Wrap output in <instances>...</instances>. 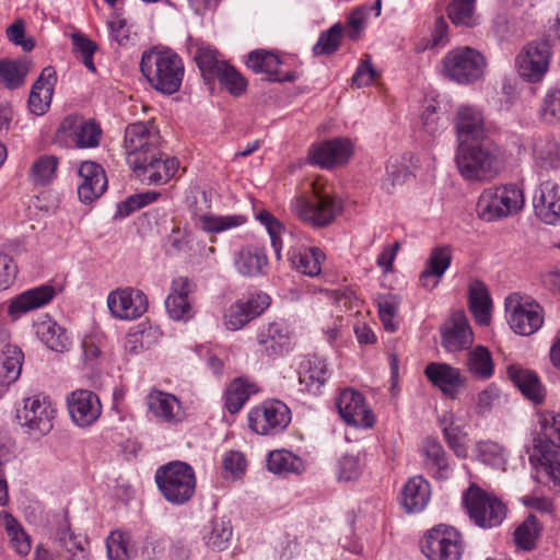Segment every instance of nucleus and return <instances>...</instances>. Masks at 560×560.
<instances>
[{
	"instance_id": "obj_47",
	"label": "nucleus",
	"mask_w": 560,
	"mask_h": 560,
	"mask_svg": "<svg viewBox=\"0 0 560 560\" xmlns=\"http://www.w3.org/2000/svg\"><path fill=\"white\" fill-rule=\"evenodd\" d=\"M196 225L207 233H220L245 222L242 215H213L194 213Z\"/></svg>"
},
{
	"instance_id": "obj_10",
	"label": "nucleus",
	"mask_w": 560,
	"mask_h": 560,
	"mask_svg": "<svg viewBox=\"0 0 560 560\" xmlns=\"http://www.w3.org/2000/svg\"><path fill=\"white\" fill-rule=\"evenodd\" d=\"M291 421L290 409L280 400H268L248 412V425L257 434L276 435Z\"/></svg>"
},
{
	"instance_id": "obj_3",
	"label": "nucleus",
	"mask_w": 560,
	"mask_h": 560,
	"mask_svg": "<svg viewBox=\"0 0 560 560\" xmlns=\"http://www.w3.org/2000/svg\"><path fill=\"white\" fill-rule=\"evenodd\" d=\"M541 433L533 439L529 460L555 485L560 486V413L541 420Z\"/></svg>"
},
{
	"instance_id": "obj_29",
	"label": "nucleus",
	"mask_w": 560,
	"mask_h": 560,
	"mask_svg": "<svg viewBox=\"0 0 560 560\" xmlns=\"http://www.w3.org/2000/svg\"><path fill=\"white\" fill-rule=\"evenodd\" d=\"M424 374L435 387L453 399L464 385L459 369L447 363L431 362L425 366Z\"/></svg>"
},
{
	"instance_id": "obj_54",
	"label": "nucleus",
	"mask_w": 560,
	"mask_h": 560,
	"mask_svg": "<svg viewBox=\"0 0 560 560\" xmlns=\"http://www.w3.org/2000/svg\"><path fill=\"white\" fill-rule=\"evenodd\" d=\"M71 40L73 45V52L75 54L77 58L81 60L88 70L93 73L96 72V67L93 59V56L97 50L96 43L80 32L72 33Z\"/></svg>"
},
{
	"instance_id": "obj_39",
	"label": "nucleus",
	"mask_w": 560,
	"mask_h": 560,
	"mask_svg": "<svg viewBox=\"0 0 560 560\" xmlns=\"http://www.w3.org/2000/svg\"><path fill=\"white\" fill-rule=\"evenodd\" d=\"M32 68L27 58L0 59V83L9 90H16L25 83V79Z\"/></svg>"
},
{
	"instance_id": "obj_19",
	"label": "nucleus",
	"mask_w": 560,
	"mask_h": 560,
	"mask_svg": "<svg viewBox=\"0 0 560 560\" xmlns=\"http://www.w3.org/2000/svg\"><path fill=\"white\" fill-rule=\"evenodd\" d=\"M246 67L254 73L268 75L271 82H294L299 79L295 71H282L283 65L280 56L266 49H255L247 55Z\"/></svg>"
},
{
	"instance_id": "obj_2",
	"label": "nucleus",
	"mask_w": 560,
	"mask_h": 560,
	"mask_svg": "<svg viewBox=\"0 0 560 560\" xmlns=\"http://www.w3.org/2000/svg\"><path fill=\"white\" fill-rule=\"evenodd\" d=\"M501 149L494 139H480L458 144L456 165L460 175L467 180H487L500 171Z\"/></svg>"
},
{
	"instance_id": "obj_44",
	"label": "nucleus",
	"mask_w": 560,
	"mask_h": 560,
	"mask_svg": "<svg viewBox=\"0 0 560 560\" xmlns=\"http://www.w3.org/2000/svg\"><path fill=\"white\" fill-rule=\"evenodd\" d=\"M257 392V386L243 377L233 380L224 394V407L230 413H237L249 396Z\"/></svg>"
},
{
	"instance_id": "obj_7",
	"label": "nucleus",
	"mask_w": 560,
	"mask_h": 560,
	"mask_svg": "<svg viewBox=\"0 0 560 560\" xmlns=\"http://www.w3.org/2000/svg\"><path fill=\"white\" fill-rule=\"evenodd\" d=\"M523 190L515 184L490 187L482 191L477 207L482 220L491 222L516 214L524 207Z\"/></svg>"
},
{
	"instance_id": "obj_8",
	"label": "nucleus",
	"mask_w": 560,
	"mask_h": 560,
	"mask_svg": "<svg viewBox=\"0 0 560 560\" xmlns=\"http://www.w3.org/2000/svg\"><path fill=\"white\" fill-rule=\"evenodd\" d=\"M486 65L483 55L468 46L456 47L443 58L445 77L459 84H471L480 80Z\"/></svg>"
},
{
	"instance_id": "obj_41",
	"label": "nucleus",
	"mask_w": 560,
	"mask_h": 560,
	"mask_svg": "<svg viewBox=\"0 0 560 560\" xmlns=\"http://www.w3.org/2000/svg\"><path fill=\"white\" fill-rule=\"evenodd\" d=\"M491 298L482 281L475 280L469 285V308L479 325H488L491 319Z\"/></svg>"
},
{
	"instance_id": "obj_31",
	"label": "nucleus",
	"mask_w": 560,
	"mask_h": 560,
	"mask_svg": "<svg viewBox=\"0 0 560 560\" xmlns=\"http://www.w3.org/2000/svg\"><path fill=\"white\" fill-rule=\"evenodd\" d=\"M508 376L526 399L535 405L544 401L546 388L535 371L520 365H510L508 368Z\"/></svg>"
},
{
	"instance_id": "obj_48",
	"label": "nucleus",
	"mask_w": 560,
	"mask_h": 560,
	"mask_svg": "<svg viewBox=\"0 0 560 560\" xmlns=\"http://www.w3.org/2000/svg\"><path fill=\"white\" fill-rule=\"evenodd\" d=\"M468 371L481 378L488 380L494 373V364L491 352L483 346H477L468 353L467 358Z\"/></svg>"
},
{
	"instance_id": "obj_13",
	"label": "nucleus",
	"mask_w": 560,
	"mask_h": 560,
	"mask_svg": "<svg viewBox=\"0 0 560 560\" xmlns=\"http://www.w3.org/2000/svg\"><path fill=\"white\" fill-rule=\"evenodd\" d=\"M551 45L548 38L528 43L516 58L520 75L532 83L539 82L549 69Z\"/></svg>"
},
{
	"instance_id": "obj_49",
	"label": "nucleus",
	"mask_w": 560,
	"mask_h": 560,
	"mask_svg": "<svg viewBox=\"0 0 560 560\" xmlns=\"http://www.w3.org/2000/svg\"><path fill=\"white\" fill-rule=\"evenodd\" d=\"M1 515L12 547L19 555L27 556L32 548L30 536L10 513L3 511Z\"/></svg>"
},
{
	"instance_id": "obj_61",
	"label": "nucleus",
	"mask_w": 560,
	"mask_h": 560,
	"mask_svg": "<svg viewBox=\"0 0 560 560\" xmlns=\"http://www.w3.org/2000/svg\"><path fill=\"white\" fill-rule=\"evenodd\" d=\"M192 242L194 238L189 231L180 230L178 226L174 228L167 236V252L171 255H190L192 252Z\"/></svg>"
},
{
	"instance_id": "obj_62",
	"label": "nucleus",
	"mask_w": 560,
	"mask_h": 560,
	"mask_svg": "<svg viewBox=\"0 0 560 560\" xmlns=\"http://www.w3.org/2000/svg\"><path fill=\"white\" fill-rule=\"evenodd\" d=\"M452 253L448 246H438L432 248L424 268L436 276H444L452 262Z\"/></svg>"
},
{
	"instance_id": "obj_43",
	"label": "nucleus",
	"mask_w": 560,
	"mask_h": 560,
	"mask_svg": "<svg viewBox=\"0 0 560 560\" xmlns=\"http://www.w3.org/2000/svg\"><path fill=\"white\" fill-rule=\"evenodd\" d=\"M267 468L276 475L287 476L289 474L299 475L305 470L304 462L301 457L287 450H277L269 453L267 458Z\"/></svg>"
},
{
	"instance_id": "obj_37",
	"label": "nucleus",
	"mask_w": 560,
	"mask_h": 560,
	"mask_svg": "<svg viewBox=\"0 0 560 560\" xmlns=\"http://www.w3.org/2000/svg\"><path fill=\"white\" fill-rule=\"evenodd\" d=\"M424 464L439 480H445L451 476V466L442 444L433 438H425L422 442Z\"/></svg>"
},
{
	"instance_id": "obj_27",
	"label": "nucleus",
	"mask_w": 560,
	"mask_h": 560,
	"mask_svg": "<svg viewBox=\"0 0 560 560\" xmlns=\"http://www.w3.org/2000/svg\"><path fill=\"white\" fill-rule=\"evenodd\" d=\"M58 133L71 138L79 148H95L100 143L102 131L92 120L70 115L60 122Z\"/></svg>"
},
{
	"instance_id": "obj_55",
	"label": "nucleus",
	"mask_w": 560,
	"mask_h": 560,
	"mask_svg": "<svg viewBox=\"0 0 560 560\" xmlns=\"http://www.w3.org/2000/svg\"><path fill=\"white\" fill-rule=\"evenodd\" d=\"M476 0H454L448 7V18L455 25L472 27L477 24Z\"/></svg>"
},
{
	"instance_id": "obj_57",
	"label": "nucleus",
	"mask_w": 560,
	"mask_h": 560,
	"mask_svg": "<svg viewBox=\"0 0 560 560\" xmlns=\"http://www.w3.org/2000/svg\"><path fill=\"white\" fill-rule=\"evenodd\" d=\"M232 537L230 522L213 520L210 523V532L205 536L207 545L213 550H224Z\"/></svg>"
},
{
	"instance_id": "obj_9",
	"label": "nucleus",
	"mask_w": 560,
	"mask_h": 560,
	"mask_svg": "<svg viewBox=\"0 0 560 560\" xmlns=\"http://www.w3.org/2000/svg\"><path fill=\"white\" fill-rule=\"evenodd\" d=\"M422 553L429 560H460L464 552L462 534L445 524L429 529L420 542Z\"/></svg>"
},
{
	"instance_id": "obj_46",
	"label": "nucleus",
	"mask_w": 560,
	"mask_h": 560,
	"mask_svg": "<svg viewBox=\"0 0 560 560\" xmlns=\"http://www.w3.org/2000/svg\"><path fill=\"white\" fill-rule=\"evenodd\" d=\"M59 160L55 155H42L34 161L28 171V180L34 186H47L56 177Z\"/></svg>"
},
{
	"instance_id": "obj_23",
	"label": "nucleus",
	"mask_w": 560,
	"mask_h": 560,
	"mask_svg": "<svg viewBox=\"0 0 560 560\" xmlns=\"http://www.w3.org/2000/svg\"><path fill=\"white\" fill-rule=\"evenodd\" d=\"M291 335L292 332L284 323L272 322L258 329L256 341L262 353L270 358H277L291 350Z\"/></svg>"
},
{
	"instance_id": "obj_42",
	"label": "nucleus",
	"mask_w": 560,
	"mask_h": 560,
	"mask_svg": "<svg viewBox=\"0 0 560 560\" xmlns=\"http://www.w3.org/2000/svg\"><path fill=\"white\" fill-rule=\"evenodd\" d=\"M194 60L200 70L201 77L207 84L213 83L218 72L222 70V65L228 61L219 59V52L210 45L200 44L195 54Z\"/></svg>"
},
{
	"instance_id": "obj_17",
	"label": "nucleus",
	"mask_w": 560,
	"mask_h": 560,
	"mask_svg": "<svg viewBox=\"0 0 560 560\" xmlns=\"http://www.w3.org/2000/svg\"><path fill=\"white\" fill-rule=\"evenodd\" d=\"M107 305L114 317L131 320L141 317L147 312L148 298L138 289L125 288L110 292Z\"/></svg>"
},
{
	"instance_id": "obj_59",
	"label": "nucleus",
	"mask_w": 560,
	"mask_h": 560,
	"mask_svg": "<svg viewBox=\"0 0 560 560\" xmlns=\"http://www.w3.org/2000/svg\"><path fill=\"white\" fill-rule=\"evenodd\" d=\"M539 114L541 119L548 124L560 121V88L548 89L542 97Z\"/></svg>"
},
{
	"instance_id": "obj_32",
	"label": "nucleus",
	"mask_w": 560,
	"mask_h": 560,
	"mask_svg": "<svg viewBox=\"0 0 560 560\" xmlns=\"http://www.w3.org/2000/svg\"><path fill=\"white\" fill-rule=\"evenodd\" d=\"M37 338L50 350L56 352L68 351L71 338L67 330L58 325L48 314L40 316L35 323Z\"/></svg>"
},
{
	"instance_id": "obj_38",
	"label": "nucleus",
	"mask_w": 560,
	"mask_h": 560,
	"mask_svg": "<svg viewBox=\"0 0 560 560\" xmlns=\"http://www.w3.org/2000/svg\"><path fill=\"white\" fill-rule=\"evenodd\" d=\"M324 253L318 247H301L289 250L291 266L299 272L315 277L320 273Z\"/></svg>"
},
{
	"instance_id": "obj_60",
	"label": "nucleus",
	"mask_w": 560,
	"mask_h": 560,
	"mask_svg": "<svg viewBox=\"0 0 560 560\" xmlns=\"http://www.w3.org/2000/svg\"><path fill=\"white\" fill-rule=\"evenodd\" d=\"M255 218L266 228L270 241L271 246L273 247L277 258H280V252H281V238L280 233L284 229L281 222L269 211L262 209L256 212Z\"/></svg>"
},
{
	"instance_id": "obj_36",
	"label": "nucleus",
	"mask_w": 560,
	"mask_h": 560,
	"mask_svg": "<svg viewBox=\"0 0 560 560\" xmlns=\"http://www.w3.org/2000/svg\"><path fill=\"white\" fill-rule=\"evenodd\" d=\"M148 409L163 422L178 421L180 401L173 394L153 389L147 396Z\"/></svg>"
},
{
	"instance_id": "obj_25",
	"label": "nucleus",
	"mask_w": 560,
	"mask_h": 560,
	"mask_svg": "<svg viewBox=\"0 0 560 560\" xmlns=\"http://www.w3.org/2000/svg\"><path fill=\"white\" fill-rule=\"evenodd\" d=\"M535 214L546 224L560 223V186L552 182H542L533 198Z\"/></svg>"
},
{
	"instance_id": "obj_56",
	"label": "nucleus",
	"mask_w": 560,
	"mask_h": 560,
	"mask_svg": "<svg viewBox=\"0 0 560 560\" xmlns=\"http://www.w3.org/2000/svg\"><path fill=\"white\" fill-rule=\"evenodd\" d=\"M476 456L479 462L494 468L503 467L506 462L502 446L492 441L478 442L476 444Z\"/></svg>"
},
{
	"instance_id": "obj_4",
	"label": "nucleus",
	"mask_w": 560,
	"mask_h": 560,
	"mask_svg": "<svg viewBox=\"0 0 560 560\" xmlns=\"http://www.w3.org/2000/svg\"><path fill=\"white\" fill-rule=\"evenodd\" d=\"M154 479L162 497L173 505H184L195 495L196 474L185 462L174 460L160 466Z\"/></svg>"
},
{
	"instance_id": "obj_53",
	"label": "nucleus",
	"mask_w": 560,
	"mask_h": 560,
	"mask_svg": "<svg viewBox=\"0 0 560 560\" xmlns=\"http://www.w3.org/2000/svg\"><path fill=\"white\" fill-rule=\"evenodd\" d=\"M343 27L340 23L334 24L327 31L320 33L317 43L313 46L315 56H329L336 52L341 44Z\"/></svg>"
},
{
	"instance_id": "obj_45",
	"label": "nucleus",
	"mask_w": 560,
	"mask_h": 560,
	"mask_svg": "<svg viewBox=\"0 0 560 560\" xmlns=\"http://www.w3.org/2000/svg\"><path fill=\"white\" fill-rule=\"evenodd\" d=\"M24 354L15 346H8L0 357V386H9L21 375Z\"/></svg>"
},
{
	"instance_id": "obj_5",
	"label": "nucleus",
	"mask_w": 560,
	"mask_h": 560,
	"mask_svg": "<svg viewBox=\"0 0 560 560\" xmlns=\"http://www.w3.org/2000/svg\"><path fill=\"white\" fill-rule=\"evenodd\" d=\"M463 504L470 521L480 528L498 527L506 517L505 504L476 483H471L463 493Z\"/></svg>"
},
{
	"instance_id": "obj_16",
	"label": "nucleus",
	"mask_w": 560,
	"mask_h": 560,
	"mask_svg": "<svg viewBox=\"0 0 560 560\" xmlns=\"http://www.w3.org/2000/svg\"><path fill=\"white\" fill-rule=\"evenodd\" d=\"M336 406L341 419L355 428L370 429L375 423V417L365 404L364 396L352 388L340 392Z\"/></svg>"
},
{
	"instance_id": "obj_64",
	"label": "nucleus",
	"mask_w": 560,
	"mask_h": 560,
	"mask_svg": "<svg viewBox=\"0 0 560 560\" xmlns=\"http://www.w3.org/2000/svg\"><path fill=\"white\" fill-rule=\"evenodd\" d=\"M106 549L109 560H128L130 555L128 541L121 532H113L106 539Z\"/></svg>"
},
{
	"instance_id": "obj_40",
	"label": "nucleus",
	"mask_w": 560,
	"mask_h": 560,
	"mask_svg": "<svg viewBox=\"0 0 560 560\" xmlns=\"http://www.w3.org/2000/svg\"><path fill=\"white\" fill-rule=\"evenodd\" d=\"M472 331L464 315L454 317L453 327L442 330V346L447 351H459L472 343Z\"/></svg>"
},
{
	"instance_id": "obj_12",
	"label": "nucleus",
	"mask_w": 560,
	"mask_h": 560,
	"mask_svg": "<svg viewBox=\"0 0 560 560\" xmlns=\"http://www.w3.org/2000/svg\"><path fill=\"white\" fill-rule=\"evenodd\" d=\"M161 135L153 121L129 124L125 129L124 148L127 163L131 167L132 161L145 158L160 149Z\"/></svg>"
},
{
	"instance_id": "obj_20",
	"label": "nucleus",
	"mask_w": 560,
	"mask_h": 560,
	"mask_svg": "<svg viewBox=\"0 0 560 560\" xmlns=\"http://www.w3.org/2000/svg\"><path fill=\"white\" fill-rule=\"evenodd\" d=\"M353 154V144L347 138H334L318 144L310 150V158L313 164L322 168H332L346 164Z\"/></svg>"
},
{
	"instance_id": "obj_34",
	"label": "nucleus",
	"mask_w": 560,
	"mask_h": 560,
	"mask_svg": "<svg viewBox=\"0 0 560 560\" xmlns=\"http://www.w3.org/2000/svg\"><path fill=\"white\" fill-rule=\"evenodd\" d=\"M430 495L429 482L421 476H415L404 485L400 504L406 513H419L429 503Z\"/></svg>"
},
{
	"instance_id": "obj_22",
	"label": "nucleus",
	"mask_w": 560,
	"mask_h": 560,
	"mask_svg": "<svg viewBox=\"0 0 560 560\" xmlns=\"http://www.w3.org/2000/svg\"><path fill=\"white\" fill-rule=\"evenodd\" d=\"M72 421L81 428L93 424L102 413L98 396L88 389H77L67 398Z\"/></svg>"
},
{
	"instance_id": "obj_52",
	"label": "nucleus",
	"mask_w": 560,
	"mask_h": 560,
	"mask_svg": "<svg viewBox=\"0 0 560 560\" xmlns=\"http://www.w3.org/2000/svg\"><path fill=\"white\" fill-rule=\"evenodd\" d=\"M222 67L215 81L232 96L238 97L244 94L248 85L247 80L229 62Z\"/></svg>"
},
{
	"instance_id": "obj_51",
	"label": "nucleus",
	"mask_w": 560,
	"mask_h": 560,
	"mask_svg": "<svg viewBox=\"0 0 560 560\" xmlns=\"http://www.w3.org/2000/svg\"><path fill=\"white\" fill-rule=\"evenodd\" d=\"M540 534V524L535 515L527 516L515 529L514 541L523 550H533Z\"/></svg>"
},
{
	"instance_id": "obj_26",
	"label": "nucleus",
	"mask_w": 560,
	"mask_h": 560,
	"mask_svg": "<svg viewBox=\"0 0 560 560\" xmlns=\"http://www.w3.org/2000/svg\"><path fill=\"white\" fill-rule=\"evenodd\" d=\"M456 132L458 144L493 139L486 129L482 113L474 106H460L456 115Z\"/></svg>"
},
{
	"instance_id": "obj_24",
	"label": "nucleus",
	"mask_w": 560,
	"mask_h": 560,
	"mask_svg": "<svg viewBox=\"0 0 560 560\" xmlns=\"http://www.w3.org/2000/svg\"><path fill=\"white\" fill-rule=\"evenodd\" d=\"M192 282L187 277H178L172 281L171 292L165 300V307L174 320L187 322L195 315L191 301Z\"/></svg>"
},
{
	"instance_id": "obj_28",
	"label": "nucleus",
	"mask_w": 560,
	"mask_h": 560,
	"mask_svg": "<svg viewBox=\"0 0 560 560\" xmlns=\"http://www.w3.org/2000/svg\"><path fill=\"white\" fill-rule=\"evenodd\" d=\"M81 183L78 196L83 203H91L101 197L107 188V178L103 167L92 161L82 162L78 170Z\"/></svg>"
},
{
	"instance_id": "obj_6",
	"label": "nucleus",
	"mask_w": 560,
	"mask_h": 560,
	"mask_svg": "<svg viewBox=\"0 0 560 560\" xmlns=\"http://www.w3.org/2000/svg\"><path fill=\"white\" fill-rule=\"evenodd\" d=\"M343 209L341 199L336 195L315 190L312 198L298 196L290 205L291 212L301 221L314 226L325 228L334 222Z\"/></svg>"
},
{
	"instance_id": "obj_15",
	"label": "nucleus",
	"mask_w": 560,
	"mask_h": 560,
	"mask_svg": "<svg viewBox=\"0 0 560 560\" xmlns=\"http://www.w3.org/2000/svg\"><path fill=\"white\" fill-rule=\"evenodd\" d=\"M55 413L49 397L36 394L23 399V408L18 410V418L30 430L46 435L54 427Z\"/></svg>"
},
{
	"instance_id": "obj_30",
	"label": "nucleus",
	"mask_w": 560,
	"mask_h": 560,
	"mask_svg": "<svg viewBox=\"0 0 560 560\" xmlns=\"http://www.w3.org/2000/svg\"><path fill=\"white\" fill-rule=\"evenodd\" d=\"M56 83L57 74L55 69L52 67L44 68L38 79L34 82L28 96L31 113L42 116L48 110Z\"/></svg>"
},
{
	"instance_id": "obj_21",
	"label": "nucleus",
	"mask_w": 560,
	"mask_h": 560,
	"mask_svg": "<svg viewBox=\"0 0 560 560\" xmlns=\"http://www.w3.org/2000/svg\"><path fill=\"white\" fill-rule=\"evenodd\" d=\"M56 296V288L45 283L23 291L10 300L7 314L18 320L26 313L48 305Z\"/></svg>"
},
{
	"instance_id": "obj_33",
	"label": "nucleus",
	"mask_w": 560,
	"mask_h": 560,
	"mask_svg": "<svg viewBox=\"0 0 560 560\" xmlns=\"http://www.w3.org/2000/svg\"><path fill=\"white\" fill-rule=\"evenodd\" d=\"M57 557L66 560H86L89 558V539L75 535L69 526L59 528L54 540Z\"/></svg>"
},
{
	"instance_id": "obj_63",
	"label": "nucleus",
	"mask_w": 560,
	"mask_h": 560,
	"mask_svg": "<svg viewBox=\"0 0 560 560\" xmlns=\"http://www.w3.org/2000/svg\"><path fill=\"white\" fill-rule=\"evenodd\" d=\"M238 301L243 304L252 320L260 316L271 303L270 296L265 292L249 293Z\"/></svg>"
},
{
	"instance_id": "obj_35",
	"label": "nucleus",
	"mask_w": 560,
	"mask_h": 560,
	"mask_svg": "<svg viewBox=\"0 0 560 560\" xmlns=\"http://www.w3.org/2000/svg\"><path fill=\"white\" fill-rule=\"evenodd\" d=\"M267 264L265 250L258 246H245L234 254V266L244 277L253 278L264 275Z\"/></svg>"
},
{
	"instance_id": "obj_58",
	"label": "nucleus",
	"mask_w": 560,
	"mask_h": 560,
	"mask_svg": "<svg viewBox=\"0 0 560 560\" xmlns=\"http://www.w3.org/2000/svg\"><path fill=\"white\" fill-rule=\"evenodd\" d=\"M378 316L387 331H395L397 329V324L395 323V317L398 313L399 307V299L393 294L381 295L376 300Z\"/></svg>"
},
{
	"instance_id": "obj_14",
	"label": "nucleus",
	"mask_w": 560,
	"mask_h": 560,
	"mask_svg": "<svg viewBox=\"0 0 560 560\" xmlns=\"http://www.w3.org/2000/svg\"><path fill=\"white\" fill-rule=\"evenodd\" d=\"M505 311L509 314L511 329L522 336L536 332L544 323L542 310L535 302H522L517 294L505 299Z\"/></svg>"
},
{
	"instance_id": "obj_50",
	"label": "nucleus",
	"mask_w": 560,
	"mask_h": 560,
	"mask_svg": "<svg viewBox=\"0 0 560 560\" xmlns=\"http://www.w3.org/2000/svg\"><path fill=\"white\" fill-rule=\"evenodd\" d=\"M444 440L448 447L454 451L457 457L465 458L467 456V447L464 443L465 433L459 425L453 421L452 413H445L440 419Z\"/></svg>"
},
{
	"instance_id": "obj_18",
	"label": "nucleus",
	"mask_w": 560,
	"mask_h": 560,
	"mask_svg": "<svg viewBox=\"0 0 560 560\" xmlns=\"http://www.w3.org/2000/svg\"><path fill=\"white\" fill-rule=\"evenodd\" d=\"M331 375L325 359L318 355L304 357L298 366L299 390L312 396L322 394Z\"/></svg>"
},
{
	"instance_id": "obj_11",
	"label": "nucleus",
	"mask_w": 560,
	"mask_h": 560,
	"mask_svg": "<svg viewBox=\"0 0 560 560\" xmlns=\"http://www.w3.org/2000/svg\"><path fill=\"white\" fill-rule=\"evenodd\" d=\"M131 161V168L136 177L147 185L166 184L174 177L179 167L176 158L164 154L160 149L145 158Z\"/></svg>"
},
{
	"instance_id": "obj_1",
	"label": "nucleus",
	"mask_w": 560,
	"mask_h": 560,
	"mask_svg": "<svg viewBox=\"0 0 560 560\" xmlns=\"http://www.w3.org/2000/svg\"><path fill=\"white\" fill-rule=\"evenodd\" d=\"M140 70L156 92L172 95L180 90L185 67L178 54L170 48L154 47L144 51Z\"/></svg>"
}]
</instances>
